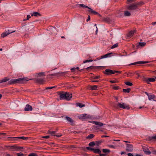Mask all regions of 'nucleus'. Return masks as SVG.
I'll return each instance as SVG.
<instances>
[{
    "mask_svg": "<svg viewBox=\"0 0 156 156\" xmlns=\"http://www.w3.org/2000/svg\"><path fill=\"white\" fill-rule=\"evenodd\" d=\"M146 43L145 42H140L139 43V45L141 47H143L144 46Z\"/></svg>",
    "mask_w": 156,
    "mask_h": 156,
    "instance_id": "nucleus-39",
    "label": "nucleus"
},
{
    "mask_svg": "<svg viewBox=\"0 0 156 156\" xmlns=\"http://www.w3.org/2000/svg\"><path fill=\"white\" fill-rule=\"evenodd\" d=\"M118 45L117 44H115L114 45H113L111 47V48L113 49L114 48H116L117 47Z\"/></svg>",
    "mask_w": 156,
    "mask_h": 156,
    "instance_id": "nucleus-42",
    "label": "nucleus"
},
{
    "mask_svg": "<svg viewBox=\"0 0 156 156\" xmlns=\"http://www.w3.org/2000/svg\"><path fill=\"white\" fill-rule=\"evenodd\" d=\"M142 149L146 154H150L151 152L147 147L142 146Z\"/></svg>",
    "mask_w": 156,
    "mask_h": 156,
    "instance_id": "nucleus-9",
    "label": "nucleus"
},
{
    "mask_svg": "<svg viewBox=\"0 0 156 156\" xmlns=\"http://www.w3.org/2000/svg\"><path fill=\"white\" fill-rule=\"evenodd\" d=\"M31 17V16L29 15H27V20H28L29 18Z\"/></svg>",
    "mask_w": 156,
    "mask_h": 156,
    "instance_id": "nucleus-61",
    "label": "nucleus"
},
{
    "mask_svg": "<svg viewBox=\"0 0 156 156\" xmlns=\"http://www.w3.org/2000/svg\"><path fill=\"white\" fill-rule=\"evenodd\" d=\"M126 150L128 152H132L133 151V145L132 144H126Z\"/></svg>",
    "mask_w": 156,
    "mask_h": 156,
    "instance_id": "nucleus-8",
    "label": "nucleus"
},
{
    "mask_svg": "<svg viewBox=\"0 0 156 156\" xmlns=\"http://www.w3.org/2000/svg\"><path fill=\"white\" fill-rule=\"evenodd\" d=\"M90 89L91 90H94L97 89L98 86L97 85H94L90 86Z\"/></svg>",
    "mask_w": 156,
    "mask_h": 156,
    "instance_id": "nucleus-24",
    "label": "nucleus"
},
{
    "mask_svg": "<svg viewBox=\"0 0 156 156\" xmlns=\"http://www.w3.org/2000/svg\"><path fill=\"white\" fill-rule=\"evenodd\" d=\"M100 156H106V155L104 154H100Z\"/></svg>",
    "mask_w": 156,
    "mask_h": 156,
    "instance_id": "nucleus-62",
    "label": "nucleus"
},
{
    "mask_svg": "<svg viewBox=\"0 0 156 156\" xmlns=\"http://www.w3.org/2000/svg\"><path fill=\"white\" fill-rule=\"evenodd\" d=\"M31 79H28L27 77L20 78L17 79H12L8 82V83L10 84L16 83H24L26 82Z\"/></svg>",
    "mask_w": 156,
    "mask_h": 156,
    "instance_id": "nucleus-1",
    "label": "nucleus"
},
{
    "mask_svg": "<svg viewBox=\"0 0 156 156\" xmlns=\"http://www.w3.org/2000/svg\"><path fill=\"white\" fill-rule=\"evenodd\" d=\"M35 77H41L45 76L44 72H40L37 73H36L35 74Z\"/></svg>",
    "mask_w": 156,
    "mask_h": 156,
    "instance_id": "nucleus-11",
    "label": "nucleus"
},
{
    "mask_svg": "<svg viewBox=\"0 0 156 156\" xmlns=\"http://www.w3.org/2000/svg\"><path fill=\"white\" fill-rule=\"evenodd\" d=\"M124 15L125 16H129L131 15V14L129 12L126 11L124 12Z\"/></svg>",
    "mask_w": 156,
    "mask_h": 156,
    "instance_id": "nucleus-26",
    "label": "nucleus"
},
{
    "mask_svg": "<svg viewBox=\"0 0 156 156\" xmlns=\"http://www.w3.org/2000/svg\"><path fill=\"white\" fill-rule=\"evenodd\" d=\"M55 87V86L51 87H48L46 88V89H51Z\"/></svg>",
    "mask_w": 156,
    "mask_h": 156,
    "instance_id": "nucleus-54",
    "label": "nucleus"
},
{
    "mask_svg": "<svg viewBox=\"0 0 156 156\" xmlns=\"http://www.w3.org/2000/svg\"><path fill=\"white\" fill-rule=\"evenodd\" d=\"M117 105L118 107L126 109H129L130 108L129 105L124 103L122 104L119 103Z\"/></svg>",
    "mask_w": 156,
    "mask_h": 156,
    "instance_id": "nucleus-5",
    "label": "nucleus"
},
{
    "mask_svg": "<svg viewBox=\"0 0 156 156\" xmlns=\"http://www.w3.org/2000/svg\"><path fill=\"white\" fill-rule=\"evenodd\" d=\"M92 61V60H86L84 61H83V63H86V62H91Z\"/></svg>",
    "mask_w": 156,
    "mask_h": 156,
    "instance_id": "nucleus-45",
    "label": "nucleus"
},
{
    "mask_svg": "<svg viewBox=\"0 0 156 156\" xmlns=\"http://www.w3.org/2000/svg\"><path fill=\"white\" fill-rule=\"evenodd\" d=\"M15 31H13L11 32H6L4 33L1 34V37H6V36L8 35L9 34L11 33H12L13 32H14Z\"/></svg>",
    "mask_w": 156,
    "mask_h": 156,
    "instance_id": "nucleus-21",
    "label": "nucleus"
},
{
    "mask_svg": "<svg viewBox=\"0 0 156 156\" xmlns=\"http://www.w3.org/2000/svg\"><path fill=\"white\" fill-rule=\"evenodd\" d=\"M109 147L111 148H115V147L113 145H109Z\"/></svg>",
    "mask_w": 156,
    "mask_h": 156,
    "instance_id": "nucleus-55",
    "label": "nucleus"
},
{
    "mask_svg": "<svg viewBox=\"0 0 156 156\" xmlns=\"http://www.w3.org/2000/svg\"><path fill=\"white\" fill-rule=\"evenodd\" d=\"M78 117L79 119L83 121H84L86 119H90L91 116L90 115H88L86 114H83L79 116Z\"/></svg>",
    "mask_w": 156,
    "mask_h": 156,
    "instance_id": "nucleus-3",
    "label": "nucleus"
},
{
    "mask_svg": "<svg viewBox=\"0 0 156 156\" xmlns=\"http://www.w3.org/2000/svg\"><path fill=\"white\" fill-rule=\"evenodd\" d=\"M104 73L107 75L114 74V71L109 69H106L105 70Z\"/></svg>",
    "mask_w": 156,
    "mask_h": 156,
    "instance_id": "nucleus-12",
    "label": "nucleus"
},
{
    "mask_svg": "<svg viewBox=\"0 0 156 156\" xmlns=\"http://www.w3.org/2000/svg\"><path fill=\"white\" fill-rule=\"evenodd\" d=\"M155 79L154 78H151L146 79L145 81L147 83L149 84V83L150 82H154L155 81Z\"/></svg>",
    "mask_w": 156,
    "mask_h": 156,
    "instance_id": "nucleus-20",
    "label": "nucleus"
},
{
    "mask_svg": "<svg viewBox=\"0 0 156 156\" xmlns=\"http://www.w3.org/2000/svg\"><path fill=\"white\" fill-rule=\"evenodd\" d=\"M91 122L94 124L100 127L104 125V124L102 123L98 122L93 121Z\"/></svg>",
    "mask_w": 156,
    "mask_h": 156,
    "instance_id": "nucleus-15",
    "label": "nucleus"
},
{
    "mask_svg": "<svg viewBox=\"0 0 156 156\" xmlns=\"http://www.w3.org/2000/svg\"><path fill=\"white\" fill-rule=\"evenodd\" d=\"M88 9H90V10L89 11V12L92 13L93 11V10L92 9L90 8Z\"/></svg>",
    "mask_w": 156,
    "mask_h": 156,
    "instance_id": "nucleus-52",
    "label": "nucleus"
},
{
    "mask_svg": "<svg viewBox=\"0 0 156 156\" xmlns=\"http://www.w3.org/2000/svg\"><path fill=\"white\" fill-rule=\"evenodd\" d=\"M112 53H108L107 54H105V55H104L102 56H101V58H106L108 57H110V55L111 54H112Z\"/></svg>",
    "mask_w": 156,
    "mask_h": 156,
    "instance_id": "nucleus-23",
    "label": "nucleus"
},
{
    "mask_svg": "<svg viewBox=\"0 0 156 156\" xmlns=\"http://www.w3.org/2000/svg\"><path fill=\"white\" fill-rule=\"evenodd\" d=\"M79 5L80 6L82 7L86 8H89V7H88L87 6L83 4H79Z\"/></svg>",
    "mask_w": 156,
    "mask_h": 156,
    "instance_id": "nucleus-38",
    "label": "nucleus"
},
{
    "mask_svg": "<svg viewBox=\"0 0 156 156\" xmlns=\"http://www.w3.org/2000/svg\"><path fill=\"white\" fill-rule=\"evenodd\" d=\"M148 99L149 100H152L153 101H156L155 100L156 97L153 94H150L148 95Z\"/></svg>",
    "mask_w": 156,
    "mask_h": 156,
    "instance_id": "nucleus-14",
    "label": "nucleus"
},
{
    "mask_svg": "<svg viewBox=\"0 0 156 156\" xmlns=\"http://www.w3.org/2000/svg\"><path fill=\"white\" fill-rule=\"evenodd\" d=\"M9 138L13 140L14 141H16L19 140L18 137H9Z\"/></svg>",
    "mask_w": 156,
    "mask_h": 156,
    "instance_id": "nucleus-32",
    "label": "nucleus"
},
{
    "mask_svg": "<svg viewBox=\"0 0 156 156\" xmlns=\"http://www.w3.org/2000/svg\"><path fill=\"white\" fill-rule=\"evenodd\" d=\"M135 31H136L135 30L131 31L127 35V37H132Z\"/></svg>",
    "mask_w": 156,
    "mask_h": 156,
    "instance_id": "nucleus-19",
    "label": "nucleus"
},
{
    "mask_svg": "<svg viewBox=\"0 0 156 156\" xmlns=\"http://www.w3.org/2000/svg\"><path fill=\"white\" fill-rule=\"evenodd\" d=\"M125 84L126 85L129 86H132L133 85V83H132L129 82H125Z\"/></svg>",
    "mask_w": 156,
    "mask_h": 156,
    "instance_id": "nucleus-36",
    "label": "nucleus"
},
{
    "mask_svg": "<svg viewBox=\"0 0 156 156\" xmlns=\"http://www.w3.org/2000/svg\"><path fill=\"white\" fill-rule=\"evenodd\" d=\"M71 70L72 72H74L76 71V69L75 68H72L71 69Z\"/></svg>",
    "mask_w": 156,
    "mask_h": 156,
    "instance_id": "nucleus-48",
    "label": "nucleus"
},
{
    "mask_svg": "<svg viewBox=\"0 0 156 156\" xmlns=\"http://www.w3.org/2000/svg\"><path fill=\"white\" fill-rule=\"evenodd\" d=\"M127 155L128 156H133V155L130 153H128Z\"/></svg>",
    "mask_w": 156,
    "mask_h": 156,
    "instance_id": "nucleus-59",
    "label": "nucleus"
},
{
    "mask_svg": "<svg viewBox=\"0 0 156 156\" xmlns=\"http://www.w3.org/2000/svg\"><path fill=\"white\" fill-rule=\"evenodd\" d=\"M7 147H9V149L12 151H19L21 148H23V147H17L16 145H14L11 146H7Z\"/></svg>",
    "mask_w": 156,
    "mask_h": 156,
    "instance_id": "nucleus-6",
    "label": "nucleus"
},
{
    "mask_svg": "<svg viewBox=\"0 0 156 156\" xmlns=\"http://www.w3.org/2000/svg\"><path fill=\"white\" fill-rule=\"evenodd\" d=\"M37 15H39V16H41V14L40 13H39L37 12H34L33 13H32L31 14L32 16H36Z\"/></svg>",
    "mask_w": 156,
    "mask_h": 156,
    "instance_id": "nucleus-29",
    "label": "nucleus"
},
{
    "mask_svg": "<svg viewBox=\"0 0 156 156\" xmlns=\"http://www.w3.org/2000/svg\"><path fill=\"white\" fill-rule=\"evenodd\" d=\"M24 110L25 111H32V108L30 105L27 104L26 105Z\"/></svg>",
    "mask_w": 156,
    "mask_h": 156,
    "instance_id": "nucleus-13",
    "label": "nucleus"
},
{
    "mask_svg": "<svg viewBox=\"0 0 156 156\" xmlns=\"http://www.w3.org/2000/svg\"><path fill=\"white\" fill-rule=\"evenodd\" d=\"M62 136V134H58V135H55V136H56L58 137H59L61 136Z\"/></svg>",
    "mask_w": 156,
    "mask_h": 156,
    "instance_id": "nucleus-53",
    "label": "nucleus"
},
{
    "mask_svg": "<svg viewBox=\"0 0 156 156\" xmlns=\"http://www.w3.org/2000/svg\"><path fill=\"white\" fill-rule=\"evenodd\" d=\"M102 151L104 153H108L110 152V150L107 149H103L102 150Z\"/></svg>",
    "mask_w": 156,
    "mask_h": 156,
    "instance_id": "nucleus-33",
    "label": "nucleus"
},
{
    "mask_svg": "<svg viewBox=\"0 0 156 156\" xmlns=\"http://www.w3.org/2000/svg\"><path fill=\"white\" fill-rule=\"evenodd\" d=\"M152 153H153V154H156V151H155V150L153 151L152 152Z\"/></svg>",
    "mask_w": 156,
    "mask_h": 156,
    "instance_id": "nucleus-64",
    "label": "nucleus"
},
{
    "mask_svg": "<svg viewBox=\"0 0 156 156\" xmlns=\"http://www.w3.org/2000/svg\"><path fill=\"white\" fill-rule=\"evenodd\" d=\"M89 145L90 146H93L95 145V143L94 142H91L89 143Z\"/></svg>",
    "mask_w": 156,
    "mask_h": 156,
    "instance_id": "nucleus-37",
    "label": "nucleus"
},
{
    "mask_svg": "<svg viewBox=\"0 0 156 156\" xmlns=\"http://www.w3.org/2000/svg\"><path fill=\"white\" fill-rule=\"evenodd\" d=\"M100 78V76H97L94 77L93 78L94 79H98Z\"/></svg>",
    "mask_w": 156,
    "mask_h": 156,
    "instance_id": "nucleus-47",
    "label": "nucleus"
},
{
    "mask_svg": "<svg viewBox=\"0 0 156 156\" xmlns=\"http://www.w3.org/2000/svg\"><path fill=\"white\" fill-rule=\"evenodd\" d=\"M90 20V16H88V18L87 20V21L88 22Z\"/></svg>",
    "mask_w": 156,
    "mask_h": 156,
    "instance_id": "nucleus-57",
    "label": "nucleus"
},
{
    "mask_svg": "<svg viewBox=\"0 0 156 156\" xmlns=\"http://www.w3.org/2000/svg\"><path fill=\"white\" fill-rule=\"evenodd\" d=\"M9 80V79L8 77H5L2 79L3 83L6 82Z\"/></svg>",
    "mask_w": 156,
    "mask_h": 156,
    "instance_id": "nucleus-34",
    "label": "nucleus"
},
{
    "mask_svg": "<svg viewBox=\"0 0 156 156\" xmlns=\"http://www.w3.org/2000/svg\"><path fill=\"white\" fill-rule=\"evenodd\" d=\"M93 67V66H89V67H88L87 68H86V69L87 70H89V69H92V68Z\"/></svg>",
    "mask_w": 156,
    "mask_h": 156,
    "instance_id": "nucleus-56",
    "label": "nucleus"
},
{
    "mask_svg": "<svg viewBox=\"0 0 156 156\" xmlns=\"http://www.w3.org/2000/svg\"><path fill=\"white\" fill-rule=\"evenodd\" d=\"M76 105L80 108L84 107L85 106V105L81 103H78L76 104Z\"/></svg>",
    "mask_w": 156,
    "mask_h": 156,
    "instance_id": "nucleus-30",
    "label": "nucleus"
},
{
    "mask_svg": "<svg viewBox=\"0 0 156 156\" xmlns=\"http://www.w3.org/2000/svg\"><path fill=\"white\" fill-rule=\"evenodd\" d=\"M34 28L33 26L30 25L24 26L23 29L27 32L30 33Z\"/></svg>",
    "mask_w": 156,
    "mask_h": 156,
    "instance_id": "nucleus-4",
    "label": "nucleus"
},
{
    "mask_svg": "<svg viewBox=\"0 0 156 156\" xmlns=\"http://www.w3.org/2000/svg\"><path fill=\"white\" fill-rule=\"evenodd\" d=\"M92 13L94 14L98 15V16H101V15L100 14H99V13H98V12H96L94 10H93Z\"/></svg>",
    "mask_w": 156,
    "mask_h": 156,
    "instance_id": "nucleus-40",
    "label": "nucleus"
},
{
    "mask_svg": "<svg viewBox=\"0 0 156 156\" xmlns=\"http://www.w3.org/2000/svg\"><path fill=\"white\" fill-rule=\"evenodd\" d=\"M66 119L67 120V121L68 122H69L70 123V124L71 125H73V124H74L73 121V120L71 118H70L69 117H68V116H66Z\"/></svg>",
    "mask_w": 156,
    "mask_h": 156,
    "instance_id": "nucleus-16",
    "label": "nucleus"
},
{
    "mask_svg": "<svg viewBox=\"0 0 156 156\" xmlns=\"http://www.w3.org/2000/svg\"><path fill=\"white\" fill-rule=\"evenodd\" d=\"M151 139L156 140V135L152 136L151 137Z\"/></svg>",
    "mask_w": 156,
    "mask_h": 156,
    "instance_id": "nucleus-49",
    "label": "nucleus"
},
{
    "mask_svg": "<svg viewBox=\"0 0 156 156\" xmlns=\"http://www.w3.org/2000/svg\"><path fill=\"white\" fill-rule=\"evenodd\" d=\"M114 74H115V73H121V72L118 71H114Z\"/></svg>",
    "mask_w": 156,
    "mask_h": 156,
    "instance_id": "nucleus-51",
    "label": "nucleus"
},
{
    "mask_svg": "<svg viewBox=\"0 0 156 156\" xmlns=\"http://www.w3.org/2000/svg\"><path fill=\"white\" fill-rule=\"evenodd\" d=\"M35 81L37 83H39L41 84H42L44 82V79L42 78H37L34 79Z\"/></svg>",
    "mask_w": 156,
    "mask_h": 156,
    "instance_id": "nucleus-10",
    "label": "nucleus"
},
{
    "mask_svg": "<svg viewBox=\"0 0 156 156\" xmlns=\"http://www.w3.org/2000/svg\"><path fill=\"white\" fill-rule=\"evenodd\" d=\"M17 156H24L23 154L20 153H17L16 154Z\"/></svg>",
    "mask_w": 156,
    "mask_h": 156,
    "instance_id": "nucleus-46",
    "label": "nucleus"
},
{
    "mask_svg": "<svg viewBox=\"0 0 156 156\" xmlns=\"http://www.w3.org/2000/svg\"><path fill=\"white\" fill-rule=\"evenodd\" d=\"M127 9L130 10H133L136 9L137 8L135 3H134L127 6Z\"/></svg>",
    "mask_w": 156,
    "mask_h": 156,
    "instance_id": "nucleus-7",
    "label": "nucleus"
},
{
    "mask_svg": "<svg viewBox=\"0 0 156 156\" xmlns=\"http://www.w3.org/2000/svg\"><path fill=\"white\" fill-rule=\"evenodd\" d=\"M135 3L136 5L137 8L138 7V6H141L142 5L144 4V3L142 1H140L139 2H137Z\"/></svg>",
    "mask_w": 156,
    "mask_h": 156,
    "instance_id": "nucleus-22",
    "label": "nucleus"
},
{
    "mask_svg": "<svg viewBox=\"0 0 156 156\" xmlns=\"http://www.w3.org/2000/svg\"><path fill=\"white\" fill-rule=\"evenodd\" d=\"M94 135L93 134H91L87 137V138L88 139H91L93 138Z\"/></svg>",
    "mask_w": 156,
    "mask_h": 156,
    "instance_id": "nucleus-31",
    "label": "nucleus"
},
{
    "mask_svg": "<svg viewBox=\"0 0 156 156\" xmlns=\"http://www.w3.org/2000/svg\"><path fill=\"white\" fill-rule=\"evenodd\" d=\"M43 138H48L50 137L49 136H44L42 137Z\"/></svg>",
    "mask_w": 156,
    "mask_h": 156,
    "instance_id": "nucleus-50",
    "label": "nucleus"
},
{
    "mask_svg": "<svg viewBox=\"0 0 156 156\" xmlns=\"http://www.w3.org/2000/svg\"><path fill=\"white\" fill-rule=\"evenodd\" d=\"M6 133H0V136L1 135H5Z\"/></svg>",
    "mask_w": 156,
    "mask_h": 156,
    "instance_id": "nucleus-58",
    "label": "nucleus"
},
{
    "mask_svg": "<svg viewBox=\"0 0 156 156\" xmlns=\"http://www.w3.org/2000/svg\"><path fill=\"white\" fill-rule=\"evenodd\" d=\"M60 99H65L67 101L70 100L72 98V96L71 94H70L67 92H62L60 94Z\"/></svg>",
    "mask_w": 156,
    "mask_h": 156,
    "instance_id": "nucleus-2",
    "label": "nucleus"
},
{
    "mask_svg": "<svg viewBox=\"0 0 156 156\" xmlns=\"http://www.w3.org/2000/svg\"><path fill=\"white\" fill-rule=\"evenodd\" d=\"M125 154V152H124V151H122L121 152V155H122V154Z\"/></svg>",
    "mask_w": 156,
    "mask_h": 156,
    "instance_id": "nucleus-63",
    "label": "nucleus"
},
{
    "mask_svg": "<svg viewBox=\"0 0 156 156\" xmlns=\"http://www.w3.org/2000/svg\"><path fill=\"white\" fill-rule=\"evenodd\" d=\"M123 91L125 93H129L130 92L131 89L130 88H127V89H123Z\"/></svg>",
    "mask_w": 156,
    "mask_h": 156,
    "instance_id": "nucleus-28",
    "label": "nucleus"
},
{
    "mask_svg": "<svg viewBox=\"0 0 156 156\" xmlns=\"http://www.w3.org/2000/svg\"><path fill=\"white\" fill-rule=\"evenodd\" d=\"M65 73V72H63V73H54V74H51L48 75H47V76L49 78H51V76H58V74H64Z\"/></svg>",
    "mask_w": 156,
    "mask_h": 156,
    "instance_id": "nucleus-17",
    "label": "nucleus"
},
{
    "mask_svg": "<svg viewBox=\"0 0 156 156\" xmlns=\"http://www.w3.org/2000/svg\"><path fill=\"white\" fill-rule=\"evenodd\" d=\"M94 152L95 153L101 154V151L99 149H94Z\"/></svg>",
    "mask_w": 156,
    "mask_h": 156,
    "instance_id": "nucleus-27",
    "label": "nucleus"
},
{
    "mask_svg": "<svg viewBox=\"0 0 156 156\" xmlns=\"http://www.w3.org/2000/svg\"><path fill=\"white\" fill-rule=\"evenodd\" d=\"M87 150L90 151H94V149L91 147H87Z\"/></svg>",
    "mask_w": 156,
    "mask_h": 156,
    "instance_id": "nucleus-43",
    "label": "nucleus"
},
{
    "mask_svg": "<svg viewBox=\"0 0 156 156\" xmlns=\"http://www.w3.org/2000/svg\"><path fill=\"white\" fill-rule=\"evenodd\" d=\"M48 133L51 134L52 136H55V134L56 133V132L55 131H48Z\"/></svg>",
    "mask_w": 156,
    "mask_h": 156,
    "instance_id": "nucleus-25",
    "label": "nucleus"
},
{
    "mask_svg": "<svg viewBox=\"0 0 156 156\" xmlns=\"http://www.w3.org/2000/svg\"><path fill=\"white\" fill-rule=\"evenodd\" d=\"M134 0H127V1L130 3L132 2Z\"/></svg>",
    "mask_w": 156,
    "mask_h": 156,
    "instance_id": "nucleus-60",
    "label": "nucleus"
},
{
    "mask_svg": "<svg viewBox=\"0 0 156 156\" xmlns=\"http://www.w3.org/2000/svg\"><path fill=\"white\" fill-rule=\"evenodd\" d=\"M148 62L147 61H139L137 62H134L133 63H132L130 64V65H136L139 64H145L147 63H148Z\"/></svg>",
    "mask_w": 156,
    "mask_h": 156,
    "instance_id": "nucleus-18",
    "label": "nucleus"
},
{
    "mask_svg": "<svg viewBox=\"0 0 156 156\" xmlns=\"http://www.w3.org/2000/svg\"><path fill=\"white\" fill-rule=\"evenodd\" d=\"M19 140L22 139L24 140H27L28 139V137H24V136H21L18 137Z\"/></svg>",
    "mask_w": 156,
    "mask_h": 156,
    "instance_id": "nucleus-35",
    "label": "nucleus"
},
{
    "mask_svg": "<svg viewBox=\"0 0 156 156\" xmlns=\"http://www.w3.org/2000/svg\"><path fill=\"white\" fill-rule=\"evenodd\" d=\"M112 88L114 90H117L119 89V87L118 86H113Z\"/></svg>",
    "mask_w": 156,
    "mask_h": 156,
    "instance_id": "nucleus-41",
    "label": "nucleus"
},
{
    "mask_svg": "<svg viewBox=\"0 0 156 156\" xmlns=\"http://www.w3.org/2000/svg\"><path fill=\"white\" fill-rule=\"evenodd\" d=\"M28 156H37L35 153H31L28 155Z\"/></svg>",
    "mask_w": 156,
    "mask_h": 156,
    "instance_id": "nucleus-44",
    "label": "nucleus"
}]
</instances>
